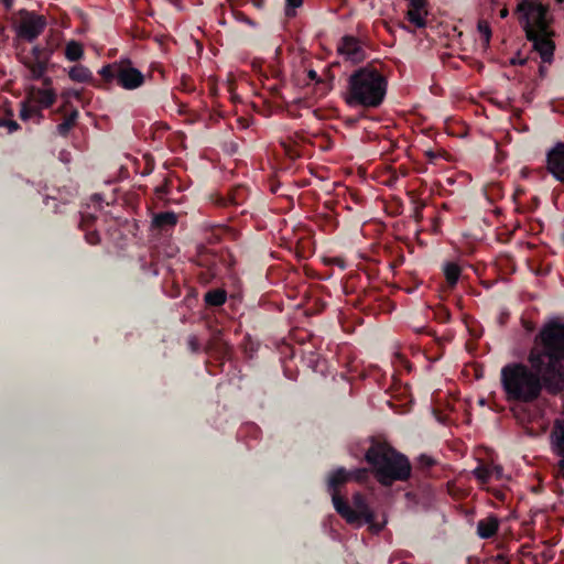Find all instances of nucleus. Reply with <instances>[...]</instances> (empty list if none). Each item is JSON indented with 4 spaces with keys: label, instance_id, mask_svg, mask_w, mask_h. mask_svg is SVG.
<instances>
[{
    "label": "nucleus",
    "instance_id": "nucleus-43",
    "mask_svg": "<svg viewBox=\"0 0 564 564\" xmlns=\"http://www.w3.org/2000/svg\"><path fill=\"white\" fill-rule=\"evenodd\" d=\"M508 14H509V11H508V9H507V8H503V9H501V10H500L499 15H500V18H501V19L507 18V17H508Z\"/></svg>",
    "mask_w": 564,
    "mask_h": 564
},
{
    "label": "nucleus",
    "instance_id": "nucleus-32",
    "mask_svg": "<svg viewBox=\"0 0 564 564\" xmlns=\"http://www.w3.org/2000/svg\"><path fill=\"white\" fill-rule=\"evenodd\" d=\"M188 347L192 352H198L200 350V344L195 336L189 337Z\"/></svg>",
    "mask_w": 564,
    "mask_h": 564
},
{
    "label": "nucleus",
    "instance_id": "nucleus-40",
    "mask_svg": "<svg viewBox=\"0 0 564 564\" xmlns=\"http://www.w3.org/2000/svg\"><path fill=\"white\" fill-rule=\"evenodd\" d=\"M307 77L311 79V80H314L316 83H321V78L318 77L316 70L314 69H310L308 73H307Z\"/></svg>",
    "mask_w": 564,
    "mask_h": 564
},
{
    "label": "nucleus",
    "instance_id": "nucleus-25",
    "mask_svg": "<svg viewBox=\"0 0 564 564\" xmlns=\"http://www.w3.org/2000/svg\"><path fill=\"white\" fill-rule=\"evenodd\" d=\"M475 477L480 481V484H487L489 479L494 476L492 466L489 465H479L474 470Z\"/></svg>",
    "mask_w": 564,
    "mask_h": 564
},
{
    "label": "nucleus",
    "instance_id": "nucleus-46",
    "mask_svg": "<svg viewBox=\"0 0 564 564\" xmlns=\"http://www.w3.org/2000/svg\"><path fill=\"white\" fill-rule=\"evenodd\" d=\"M7 122H8V120L1 119L0 120V127H7Z\"/></svg>",
    "mask_w": 564,
    "mask_h": 564
},
{
    "label": "nucleus",
    "instance_id": "nucleus-33",
    "mask_svg": "<svg viewBox=\"0 0 564 564\" xmlns=\"http://www.w3.org/2000/svg\"><path fill=\"white\" fill-rule=\"evenodd\" d=\"M530 63V59L529 58H524V57H521L520 54H518L517 56L512 57L510 59V64L513 65V66H517V65H527Z\"/></svg>",
    "mask_w": 564,
    "mask_h": 564
},
{
    "label": "nucleus",
    "instance_id": "nucleus-24",
    "mask_svg": "<svg viewBox=\"0 0 564 564\" xmlns=\"http://www.w3.org/2000/svg\"><path fill=\"white\" fill-rule=\"evenodd\" d=\"M477 31L482 37L484 47H489L490 39L492 35L489 22L487 20L480 19L477 23Z\"/></svg>",
    "mask_w": 564,
    "mask_h": 564
},
{
    "label": "nucleus",
    "instance_id": "nucleus-20",
    "mask_svg": "<svg viewBox=\"0 0 564 564\" xmlns=\"http://www.w3.org/2000/svg\"><path fill=\"white\" fill-rule=\"evenodd\" d=\"M460 267L454 262H447L444 267V275L449 288H454L460 276Z\"/></svg>",
    "mask_w": 564,
    "mask_h": 564
},
{
    "label": "nucleus",
    "instance_id": "nucleus-14",
    "mask_svg": "<svg viewBox=\"0 0 564 564\" xmlns=\"http://www.w3.org/2000/svg\"><path fill=\"white\" fill-rule=\"evenodd\" d=\"M249 197V189L245 185H236L226 196H219L216 200V204L221 207H229V206H241L243 205Z\"/></svg>",
    "mask_w": 564,
    "mask_h": 564
},
{
    "label": "nucleus",
    "instance_id": "nucleus-45",
    "mask_svg": "<svg viewBox=\"0 0 564 564\" xmlns=\"http://www.w3.org/2000/svg\"><path fill=\"white\" fill-rule=\"evenodd\" d=\"M243 21L250 25H253V21L248 17H245Z\"/></svg>",
    "mask_w": 564,
    "mask_h": 564
},
{
    "label": "nucleus",
    "instance_id": "nucleus-15",
    "mask_svg": "<svg viewBox=\"0 0 564 564\" xmlns=\"http://www.w3.org/2000/svg\"><path fill=\"white\" fill-rule=\"evenodd\" d=\"M426 0H410L406 19L417 29L426 26Z\"/></svg>",
    "mask_w": 564,
    "mask_h": 564
},
{
    "label": "nucleus",
    "instance_id": "nucleus-1",
    "mask_svg": "<svg viewBox=\"0 0 564 564\" xmlns=\"http://www.w3.org/2000/svg\"><path fill=\"white\" fill-rule=\"evenodd\" d=\"M528 362H509L501 368L500 383L507 401L530 404L543 389L551 394L564 390V369L550 358L547 348L534 343Z\"/></svg>",
    "mask_w": 564,
    "mask_h": 564
},
{
    "label": "nucleus",
    "instance_id": "nucleus-12",
    "mask_svg": "<svg viewBox=\"0 0 564 564\" xmlns=\"http://www.w3.org/2000/svg\"><path fill=\"white\" fill-rule=\"evenodd\" d=\"M338 53L345 55L347 59L354 63H360L365 59L366 53L360 41L352 35H345L338 44Z\"/></svg>",
    "mask_w": 564,
    "mask_h": 564
},
{
    "label": "nucleus",
    "instance_id": "nucleus-10",
    "mask_svg": "<svg viewBox=\"0 0 564 564\" xmlns=\"http://www.w3.org/2000/svg\"><path fill=\"white\" fill-rule=\"evenodd\" d=\"M527 37L533 44V48L540 56L541 62L551 64L554 56L555 44L552 41L553 34H544L535 31L525 32Z\"/></svg>",
    "mask_w": 564,
    "mask_h": 564
},
{
    "label": "nucleus",
    "instance_id": "nucleus-41",
    "mask_svg": "<svg viewBox=\"0 0 564 564\" xmlns=\"http://www.w3.org/2000/svg\"><path fill=\"white\" fill-rule=\"evenodd\" d=\"M547 74V67L543 64L539 65V77L540 79H543Z\"/></svg>",
    "mask_w": 564,
    "mask_h": 564
},
{
    "label": "nucleus",
    "instance_id": "nucleus-2",
    "mask_svg": "<svg viewBox=\"0 0 564 564\" xmlns=\"http://www.w3.org/2000/svg\"><path fill=\"white\" fill-rule=\"evenodd\" d=\"M350 478H355L360 482L365 481L368 478V469L358 468L348 471L344 467H340L328 478V489L333 491L332 500L336 512L349 524L356 527L368 524L371 533H380L387 521L378 522L376 520L375 511L369 507L366 497L361 492H356L352 496V507L338 495V487L347 482Z\"/></svg>",
    "mask_w": 564,
    "mask_h": 564
},
{
    "label": "nucleus",
    "instance_id": "nucleus-35",
    "mask_svg": "<svg viewBox=\"0 0 564 564\" xmlns=\"http://www.w3.org/2000/svg\"><path fill=\"white\" fill-rule=\"evenodd\" d=\"M63 97H65V98L74 97L76 99H80L82 91L80 90H76V89H69V90H67V91H65L63 94Z\"/></svg>",
    "mask_w": 564,
    "mask_h": 564
},
{
    "label": "nucleus",
    "instance_id": "nucleus-39",
    "mask_svg": "<svg viewBox=\"0 0 564 564\" xmlns=\"http://www.w3.org/2000/svg\"><path fill=\"white\" fill-rule=\"evenodd\" d=\"M492 473H494V476L497 478V479H500L502 477V473H503V469L501 466L499 465H494L492 466Z\"/></svg>",
    "mask_w": 564,
    "mask_h": 564
},
{
    "label": "nucleus",
    "instance_id": "nucleus-7",
    "mask_svg": "<svg viewBox=\"0 0 564 564\" xmlns=\"http://www.w3.org/2000/svg\"><path fill=\"white\" fill-rule=\"evenodd\" d=\"M535 344L547 348L550 358L564 369V324L550 322L535 336Z\"/></svg>",
    "mask_w": 564,
    "mask_h": 564
},
{
    "label": "nucleus",
    "instance_id": "nucleus-3",
    "mask_svg": "<svg viewBox=\"0 0 564 564\" xmlns=\"http://www.w3.org/2000/svg\"><path fill=\"white\" fill-rule=\"evenodd\" d=\"M365 459L378 482L384 487L395 481H406L411 477L412 465L409 458L384 441L371 437Z\"/></svg>",
    "mask_w": 564,
    "mask_h": 564
},
{
    "label": "nucleus",
    "instance_id": "nucleus-21",
    "mask_svg": "<svg viewBox=\"0 0 564 564\" xmlns=\"http://www.w3.org/2000/svg\"><path fill=\"white\" fill-rule=\"evenodd\" d=\"M32 90L36 94V99L42 107L50 108L55 104L56 94L53 89L32 88Z\"/></svg>",
    "mask_w": 564,
    "mask_h": 564
},
{
    "label": "nucleus",
    "instance_id": "nucleus-34",
    "mask_svg": "<svg viewBox=\"0 0 564 564\" xmlns=\"http://www.w3.org/2000/svg\"><path fill=\"white\" fill-rule=\"evenodd\" d=\"M419 462L425 468L433 466L435 463L433 458L424 454L420 456Z\"/></svg>",
    "mask_w": 564,
    "mask_h": 564
},
{
    "label": "nucleus",
    "instance_id": "nucleus-4",
    "mask_svg": "<svg viewBox=\"0 0 564 564\" xmlns=\"http://www.w3.org/2000/svg\"><path fill=\"white\" fill-rule=\"evenodd\" d=\"M386 77L372 66L356 69L348 78L346 102L349 106L378 108L387 95Z\"/></svg>",
    "mask_w": 564,
    "mask_h": 564
},
{
    "label": "nucleus",
    "instance_id": "nucleus-17",
    "mask_svg": "<svg viewBox=\"0 0 564 564\" xmlns=\"http://www.w3.org/2000/svg\"><path fill=\"white\" fill-rule=\"evenodd\" d=\"M499 529V520L495 516L479 520L477 523V533L481 539H490L496 535Z\"/></svg>",
    "mask_w": 564,
    "mask_h": 564
},
{
    "label": "nucleus",
    "instance_id": "nucleus-38",
    "mask_svg": "<svg viewBox=\"0 0 564 564\" xmlns=\"http://www.w3.org/2000/svg\"><path fill=\"white\" fill-rule=\"evenodd\" d=\"M39 80H42V84L44 86L43 89H52L51 86L53 84V79L51 77L43 75V77Z\"/></svg>",
    "mask_w": 564,
    "mask_h": 564
},
{
    "label": "nucleus",
    "instance_id": "nucleus-18",
    "mask_svg": "<svg viewBox=\"0 0 564 564\" xmlns=\"http://www.w3.org/2000/svg\"><path fill=\"white\" fill-rule=\"evenodd\" d=\"M177 224V216L173 212L159 213L153 216L152 226L161 231H166L175 227Z\"/></svg>",
    "mask_w": 564,
    "mask_h": 564
},
{
    "label": "nucleus",
    "instance_id": "nucleus-26",
    "mask_svg": "<svg viewBox=\"0 0 564 564\" xmlns=\"http://www.w3.org/2000/svg\"><path fill=\"white\" fill-rule=\"evenodd\" d=\"M33 116H37L40 119L43 118L41 109L35 108V107H30L26 102H22L21 109H20V118L25 121V120H29Z\"/></svg>",
    "mask_w": 564,
    "mask_h": 564
},
{
    "label": "nucleus",
    "instance_id": "nucleus-47",
    "mask_svg": "<svg viewBox=\"0 0 564 564\" xmlns=\"http://www.w3.org/2000/svg\"><path fill=\"white\" fill-rule=\"evenodd\" d=\"M427 154H429V156H430L431 159H434V158H435V155H434L432 152H429Z\"/></svg>",
    "mask_w": 564,
    "mask_h": 564
},
{
    "label": "nucleus",
    "instance_id": "nucleus-8",
    "mask_svg": "<svg viewBox=\"0 0 564 564\" xmlns=\"http://www.w3.org/2000/svg\"><path fill=\"white\" fill-rule=\"evenodd\" d=\"M53 48L34 45L28 55H18L20 63L28 69L26 78L39 80L46 74L53 56Z\"/></svg>",
    "mask_w": 564,
    "mask_h": 564
},
{
    "label": "nucleus",
    "instance_id": "nucleus-23",
    "mask_svg": "<svg viewBox=\"0 0 564 564\" xmlns=\"http://www.w3.org/2000/svg\"><path fill=\"white\" fill-rule=\"evenodd\" d=\"M78 110H73L59 124H57V132L62 137H66L70 129L75 126L78 118Z\"/></svg>",
    "mask_w": 564,
    "mask_h": 564
},
{
    "label": "nucleus",
    "instance_id": "nucleus-22",
    "mask_svg": "<svg viewBox=\"0 0 564 564\" xmlns=\"http://www.w3.org/2000/svg\"><path fill=\"white\" fill-rule=\"evenodd\" d=\"M84 56V50L79 42L70 41L65 47V57L70 62L82 59Z\"/></svg>",
    "mask_w": 564,
    "mask_h": 564
},
{
    "label": "nucleus",
    "instance_id": "nucleus-37",
    "mask_svg": "<svg viewBox=\"0 0 564 564\" xmlns=\"http://www.w3.org/2000/svg\"><path fill=\"white\" fill-rule=\"evenodd\" d=\"M495 564H510L509 558L505 554H498L494 558Z\"/></svg>",
    "mask_w": 564,
    "mask_h": 564
},
{
    "label": "nucleus",
    "instance_id": "nucleus-29",
    "mask_svg": "<svg viewBox=\"0 0 564 564\" xmlns=\"http://www.w3.org/2000/svg\"><path fill=\"white\" fill-rule=\"evenodd\" d=\"M216 274V270L213 267H210L206 271H203L198 274V280L202 284L207 285L214 280Z\"/></svg>",
    "mask_w": 564,
    "mask_h": 564
},
{
    "label": "nucleus",
    "instance_id": "nucleus-28",
    "mask_svg": "<svg viewBox=\"0 0 564 564\" xmlns=\"http://www.w3.org/2000/svg\"><path fill=\"white\" fill-rule=\"evenodd\" d=\"M304 0H285V15L288 18L295 17L296 12L295 10L300 7H302Z\"/></svg>",
    "mask_w": 564,
    "mask_h": 564
},
{
    "label": "nucleus",
    "instance_id": "nucleus-9",
    "mask_svg": "<svg viewBox=\"0 0 564 564\" xmlns=\"http://www.w3.org/2000/svg\"><path fill=\"white\" fill-rule=\"evenodd\" d=\"M46 25L47 20L44 15L23 9L15 26L17 36L32 43L44 32Z\"/></svg>",
    "mask_w": 564,
    "mask_h": 564
},
{
    "label": "nucleus",
    "instance_id": "nucleus-16",
    "mask_svg": "<svg viewBox=\"0 0 564 564\" xmlns=\"http://www.w3.org/2000/svg\"><path fill=\"white\" fill-rule=\"evenodd\" d=\"M68 77L76 83H87L94 85L95 87H101V85L97 84L95 80L90 69L84 65L73 66L68 70Z\"/></svg>",
    "mask_w": 564,
    "mask_h": 564
},
{
    "label": "nucleus",
    "instance_id": "nucleus-11",
    "mask_svg": "<svg viewBox=\"0 0 564 564\" xmlns=\"http://www.w3.org/2000/svg\"><path fill=\"white\" fill-rule=\"evenodd\" d=\"M551 452L561 457L557 468L564 478V420L556 419L549 435Z\"/></svg>",
    "mask_w": 564,
    "mask_h": 564
},
{
    "label": "nucleus",
    "instance_id": "nucleus-31",
    "mask_svg": "<svg viewBox=\"0 0 564 564\" xmlns=\"http://www.w3.org/2000/svg\"><path fill=\"white\" fill-rule=\"evenodd\" d=\"M85 239L89 245H98L100 241L99 234L97 231H88L85 235Z\"/></svg>",
    "mask_w": 564,
    "mask_h": 564
},
{
    "label": "nucleus",
    "instance_id": "nucleus-19",
    "mask_svg": "<svg viewBox=\"0 0 564 564\" xmlns=\"http://www.w3.org/2000/svg\"><path fill=\"white\" fill-rule=\"evenodd\" d=\"M204 301L207 306H221L227 301V292L224 289L209 290L208 292H206Z\"/></svg>",
    "mask_w": 564,
    "mask_h": 564
},
{
    "label": "nucleus",
    "instance_id": "nucleus-44",
    "mask_svg": "<svg viewBox=\"0 0 564 564\" xmlns=\"http://www.w3.org/2000/svg\"><path fill=\"white\" fill-rule=\"evenodd\" d=\"M495 497L499 500H505V495L502 492H500L499 490H497L495 492Z\"/></svg>",
    "mask_w": 564,
    "mask_h": 564
},
{
    "label": "nucleus",
    "instance_id": "nucleus-27",
    "mask_svg": "<svg viewBox=\"0 0 564 564\" xmlns=\"http://www.w3.org/2000/svg\"><path fill=\"white\" fill-rule=\"evenodd\" d=\"M433 314H434V318L438 322V323H448L451 321V312L449 310L444 306V305H436L434 308H433Z\"/></svg>",
    "mask_w": 564,
    "mask_h": 564
},
{
    "label": "nucleus",
    "instance_id": "nucleus-42",
    "mask_svg": "<svg viewBox=\"0 0 564 564\" xmlns=\"http://www.w3.org/2000/svg\"><path fill=\"white\" fill-rule=\"evenodd\" d=\"M7 10H10L13 6L14 0H1Z\"/></svg>",
    "mask_w": 564,
    "mask_h": 564
},
{
    "label": "nucleus",
    "instance_id": "nucleus-48",
    "mask_svg": "<svg viewBox=\"0 0 564 564\" xmlns=\"http://www.w3.org/2000/svg\"><path fill=\"white\" fill-rule=\"evenodd\" d=\"M563 0H557V2H562Z\"/></svg>",
    "mask_w": 564,
    "mask_h": 564
},
{
    "label": "nucleus",
    "instance_id": "nucleus-13",
    "mask_svg": "<svg viewBox=\"0 0 564 564\" xmlns=\"http://www.w3.org/2000/svg\"><path fill=\"white\" fill-rule=\"evenodd\" d=\"M547 170L561 183H564V142H558L547 153Z\"/></svg>",
    "mask_w": 564,
    "mask_h": 564
},
{
    "label": "nucleus",
    "instance_id": "nucleus-5",
    "mask_svg": "<svg viewBox=\"0 0 564 564\" xmlns=\"http://www.w3.org/2000/svg\"><path fill=\"white\" fill-rule=\"evenodd\" d=\"M98 74L105 84L113 82L126 90H135L145 83V75L134 67L129 57H121L118 61L104 65Z\"/></svg>",
    "mask_w": 564,
    "mask_h": 564
},
{
    "label": "nucleus",
    "instance_id": "nucleus-30",
    "mask_svg": "<svg viewBox=\"0 0 564 564\" xmlns=\"http://www.w3.org/2000/svg\"><path fill=\"white\" fill-rule=\"evenodd\" d=\"M213 349H216L217 352H219L220 355L225 356L227 354V351H228V346L225 343H210L206 347V350L209 351V350H213Z\"/></svg>",
    "mask_w": 564,
    "mask_h": 564
},
{
    "label": "nucleus",
    "instance_id": "nucleus-6",
    "mask_svg": "<svg viewBox=\"0 0 564 564\" xmlns=\"http://www.w3.org/2000/svg\"><path fill=\"white\" fill-rule=\"evenodd\" d=\"M520 22L525 32L535 31L544 34H554L551 30L553 18L547 6L532 0H521L517 6Z\"/></svg>",
    "mask_w": 564,
    "mask_h": 564
},
{
    "label": "nucleus",
    "instance_id": "nucleus-36",
    "mask_svg": "<svg viewBox=\"0 0 564 564\" xmlns=\"http://www.w3.org/2000/svg\"><path fill=\"white\" fill-rule=\"evenodd\" d=\"M6 128H8V133H12L20 129V124L14 120H8Z\"/></svg>",
    "mask_w": 564,
    "mask_h": 564
}]
</instances>
